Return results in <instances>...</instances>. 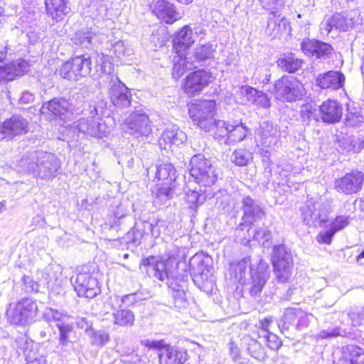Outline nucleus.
<instances>
[{
	"label": "nucleus",
	"mask_w": 364,
	"mask_h": 364,
	"mask_svg": "<svg viewBox=\"0 0 364 364\" xmlns=\"http://www.w3.org/2000/svg\"><path fill=\"white\" fill-rule=\"evenodd\" d=\"M16 167L19 172L28 173L36 177L49 180L57 176L60 163L51 153L34 151L24 154L16 161Z\"/></svg>",
	"instance_id": "obj_1"
},
{
	"label": "nucleus",
	"mask_w": 364,
	"mask_h": 364,
	"mask_svg": "<svg viewBox=\"0 0 364 364\" xmlns=\"http://www.w3.org/2000/svg\"><path fill=\"white\" fill-rule=\"evenodd\" d=\"M248 268L252 280L249 291L252 296H256L261 293L269 277V264L264 260L260 259L256 269H254L250 267V257H245L239 262L230 264L229 268L230 278L234 282H243Z\"/></svg>",
	"instance_id": "obj_2"
},
{
	"label": "nucleus",
	"mask_w": 364,
	"mask_h": 364,
	"mask_svg": "<svg viewBox=\"0 0 364 364\" xmlns=\"http://www.w3.org/2000/svg\"><path fill=\"white\" fill-rule=\"evenodd\" d=\"M96 70L105 74V77L110 79L112 83L109 91V98L112 104L118 107H127L131 104L132 95L129 89L117 77L109 75L112 69V65L108 55L97 53L95 56Z\"/></svg>",
	"instance_id": "obj_3"
},
{
	"label": "nucleus",
	"mask_w": 364,
	"mask_h": 364,
	"mask_svg": "<svg viewBox=\"0 0 364 364\" xmlns=\"http://www.w3.org/2000/svg\"><path fill=\"white\" fill-rule=\"evenodd\" d=\"M38 306L31 297H23L9 304L6 316L9 322L16 326H26L32 322L37 314Z\"/></svg>",
	"instance_id": "obj_4"
},
{
	"label": "nucleus",
	"mask_w": 364,
	"mask_h": 364,
	"mask_svg": "<svg viewBox=\"0 0 364 364\" xmlns=\"http://www.w3.org/2000/svg\"><path fill=\"white\" fill-rule=\"evenodd\" d=\"M190 175L200 186L209 187L218 180V172L203 154L194 155L190 161Z\"/></svg>",
	"instance_id": "obj_5"
},
{
	"label": "nucleus",
	"mask_w": 364,
	"mask_h": 364,
	"mask_svg": "<svg viewBox=\"0 0 364 364\" xmlns=\"http://www.w3.org/2000/svg\"><path fill=\"white\" fill-rule=\"evenodd\" d=\"M216 103L213 100H203L189 106L188 113L193 124L205 132L213 129Z\"/></svg>",
	"instance_id": "obj_6"
},
{
	"label": "nucleus",
	"mask_w": 364,
	"mask_h": 364,
	"mask_svg": "<svg viewBox=\"0 0 364 364\" xmlns=\"http://www.w3.org/2000/svg\"><path fill=\"white\" fill-rule=\"evenodd\" d=\"M274 273L279 282H287L294 267L291 251L284 245H274L271 255Z\"/></svg>",
	"instance_id": "obj_7"
},
{
	"label": "nucleus",
	"mask_w": 364,
	"mask_h": 364,
	"mask_svg": "<svg viewBox=\"0 0 364 364\" xmlns=\"http://www.w3.org/2000/svg\"><path fill=\"white\" fill-rule=\"evenodd\" d=\"M105 107L106 103L104 101L99 102L93 110L90 111L92 116L90 119L82 118L77 122V129L92 136H104L107 132V127L100 119V116L103 114Z\"/></svg>",
	"instance_id": "obj_8"
},
{
	"label": "nucleus",
	"mask_w": 364,
	"mask_h": 364,
	"mask_svg": "<svg viewBox=\"0 0 364 364\" xmlns=\"http://www.w3.org/2000/svg\"><path fill=\"white\" fill-rule=\"evenodd\" d=\"M300 211L304 223L309 226L321 227L328 220V205L321 200L308 199Z\"/></svg>",
	"instance_id": "obj_9"
},
{
	"label": "nucleus",
	"mask_w": 364,
	"mask_h": 364,
	"mask_svg": "<svg viewBox=\"0 0 364 364\" xmlns=\"http://www.w3.org/2000/svg\"><path fill=\"white\" fill-rule=\"evenodd\" d=\"M275 96L280 100L295 102L306 94L301 81L292 76H283L274 83Z\"/></svg>",
	"instance_id": "obj_10"
},
{
	"label": "nucleus",
	"mask_w": 364,
	"mask_h": 364,
	"mask_svg": "<svg viewBox=\"0 0 364 364\" xmlns=\"http://www.w3.org/2000/svg\"><path fill=\"white\" fill-rule=\"evenodd\" d=\"M211 258L203 253H197L189 260V269L195 283H198L200 289L212 286L208 281L212 275L213 267Z\"/></svg>",
	"instance_id": "obj_11"
},
{
	"label": "nucleus",
	"mask_w": 364,
	"mask_h": 364,
	"mask_svg": "<svg viewBox=\"0 0 364 364\" xmlns=\"http://www.w3.org/2000/svg\"><path fill=\"white\" fill-rule=\"evenodd\" d=\"M91 63L90 57L87 54L74 56L62 64L60 75L69 80H78L90 74Z\"/></svg>",
	"instance_id": "obj_12"
},
{
	"label": "nucleus",
	"mask_w": 364,
	"mask_h": 364,
	"mask_svg": "<svg viewBox=\"0 0 364 364\" xmlns=\"http://www.w3.org/2000/svg\"><path fill=\"white\" fill-rule=\"evenodd\" d=\"M124 130L136 137L148 136L151 133V124L149 117L140 112H132L127 119Z\"/></svg>",
	"instance_id": "obj_13"
},
{
	"label": "nucleus",
	"mask_w": 364,
	"mask_h": 364,
	"mask_svg": "<svg viewBox=\"0 0 364 364\" xmlns=\"http://www.w3.org/2000/svg\"><path fill=\"white\" fill-rule=\"evenodd\" d=\"M356 11H351L346 16L336 13L326 18L320 26L323 35H328L333 29L339 31H346L352 28L356 20Z\"/></svg>",
	"instance_id": "obj_14"
},
{
	"label": "nucleus",
	"mask_w": 364,
	"mask_h": 364,
	"mask_svg": "<svg viewBox=\"0 0 364 364\" xmlns=\"http://www.w3.org/2000/svg\"><path fill=\"white\" fill-rule=\"evenodd\" d=\"M149 7L159 19L168 24L173 23L183 16L176 5L167 0H152Z\"/></svg>",
	"instance_id": "obj_15"
},
{
	"label": "nucleus",
	"mask_w": 364,
	"mask_h": 364,
	"mask_svg": "<svg viewBox=\"0 0 364 364\" xmlns=\"http://www.w3.org/2000/svg\"><path fill=\"white\" fill-rule=\"evenodd\" d=\"M213 77L210 72L205 70H198L191 73L186 78L183 85L185 92L194 96L199 94L212 81Z\"/></svg>",
	"instance_id": "obj_16"
},
{
	"label": "nucleus",
	"mask_w": 364,
	"mask_h": 364,
	"mask_svg": "<svg viewBox=\"0 0 364 364\" xmlns=\"http://www.w3.org/2000/svg\"><path fill=\"white\" fill-rule=\"evenodd\" d=\"M28 129V121L18 114L12 115L0 124V132L8 139L26 134Z\"/></svg>",
	"instance_id": "obj_17"
},
{
	"label": "nucleus",
	"mask_w": 364,
	"mask_h": 364,
	"mask_svg": "<svg viewBox=\"0 0 364 364\" xmlns=\"http://www.w3.org/2000/svg\"><path fill=\"white\" fill-rule=\"evenodd\" d=\"M141 272H146L149 277L156 278L161 282L168 280L172 275L167 270L166 264L151 256L143 259L140 264Z\"/></svg>",
	"instance_id": "obj_18"
},
{
	"label": "nucleus",
	"mask_w": 364,
	"mask_h": 364,
	"mask_svg": "<svg viewBox=\"0 0 364 364\" xmlns=\"http://www.w3.org/2000/svg\"><path fill=\"white\" fill-rule=\"evenodd\" d=\"M364 181V174L361 171H353L346 173L335 181V187L338 192L351 194L360 191Z\"/></svg>",
	"instance_id": "obj_19"
},
{
	"label": "nucleus",
	"mask_w": 364,
	"mask_h": 364,
	"mask_svg": "<svg viewBox=\"0 0 364 364\" xmlns=\"http://www.w3.org/2000/svg\"><path fill=\"white\" fill-rule=\"evenodd\" d=\"M345 75L336 70H330L318 75L316 78V84L321 89L338 90L343 87Z\"/></svg>",
	"instance_id": "obj_20"
},
{
	"label": "nucleus",
	"mask_w": 364,
	"mask_h": 364,
	"mask_svg": "<svg viewBox=\"0 0 364 364\" xmlns=\"http://www.w3.org/2000/svg\"><path fill=\"white\" fill-rule=\"evenodd\" d=\"M319 113L323 122L334 124L341 120L343 114V107L338 101L328 100L320 105Z\"/></svg>",
	"instance_id": "obj_21"
},
{
	"label": "nucleus",
	"mask_w": 364,
	"mask_h": 364,
	"mask_svg": "<svg viewBox=\"0 0 364 364\" xmlns=\"http://www.w3.org/2000/svg\"><path fill=\"white\" fill-rule=\"evenodd\" d=\"M186 140V134L176 125H169L162 133L159 139L161 149L171 148L172 145L179 146Z\"/></svg>",
	"instance_id": "obj_22"
},
{
	"label": "nucleus",
	"mask_w": 364,
	"mask_h": 364,
	"mask_svg": "<svg viewBox=\"0 0 364 364\" xmlns=\"http://www.w3.org/2000/svg\"><path fill=\"white\" fill-rule=\"evenodd\" d=\"M258 136L262 145L273 149L279 141V132L272 122H263L259 128Z\"/></svg>",
	"instance_id": "obj_23"
},
{
	"label": "nucleus",
	"mask_w": 364,
	"mask_h": 364,
	"mask_svg": "<svg viewBox=\"0 0 364 364\" xmlns=\"http://www.w3.org/2000/svg\"><path fill=\"white\" fill-rule=\"evenodd\" d=\"M242 209L245 223H250L260 220L264 216V212L260 205L250 196H245L242 200Z\"/></svg>",
	"instance_id": "obj_24"
},
{
	"label": "nucleus",
	"mask_w": 364,
	"mask_h": 364,
	"mask_svg": "<svg viewBox=\"0 0 364 364\" xmlns=\"http://www.w3.org/2000/svg\"><path fill=\"white\" fill-rule=\"evenodd\" d=\"M28 63L18 59L10 64L0 67V83H6L15 79L16 77L28 72Z\"/></svg>",
	"instance_id": "obj_25"
},
{
	"label": "nucleus",
	"mask_w": 364,
	"mask_h": 364,
	"mask_svg": "<svg viewBox=\"0 0 364 364\" xmlns=\"http://www.w3.org/2000/svg\"><path fill=\"white\" fill-rule=\"evenodd\" d=\"M56 327L59 331V336L55 351L61 356H65L69 353L70 348L73 346V343L69 340V337L73 331V326L72 323L66 322H58L56 323Z\"/></svg>",
	"instance_id": "obj_26"
},
{
	"label": "nucleus",
	"mask_w": 364,
	"mask_h": 364,
	"mask_svg": "<svg viewBox=\"0 0 364 364\" xmlns=\"http://www.w3.org/2000/svg\"><path fill=\"white\" fill-rule=\"evenodd\" d=\"M301 311L300 308H287L284 310L283 316L278 323V327L283 334L297 330Z\"/></svg>",
	"instance_id": "obj_27"
},
{
	"label": "nucleus",
	"mask_w": 364,
	"mask_h": 364,
	"mask_svg": "<svg viewBox=\"0 0 364 364\" xmlns=\"http://www.w3.org/2000/svg\"><path fill=\"white\" fill-rule=\"evenodd\" d=\"M270 14L272 16L269 17L266 33L275 38L286 32L289 25L284 17L280 18L279 11H272Z\"/></svg>",
	"instance_id": "obj_28"
},
{
	"label": "nucleus",
	"mask_w": 364,
	"mask_h": 364,
	"mask_svg": "<svg viewBox=\"0 0 364 364\" xmlns=\"http://www.w3.org/2000/svg\"><path fill=\"white\" fill-rule=\"evenodd\" d=\"M241 95L246 97V100L257 107L262 108H268L270 107V99L266 93L257 89L244 86L240 89Z\"/></svg>",
	"instance_id": "obj_29"
},
{
	"label": "nucleus",
	"mask_w": 364,
	"mask_h": 364,
	"mask_svg": "<svg viewBox=\"0 0 364 364\" xmlns=\"http://www.w3.org/2000/svg\"><path fill=\"white\" fill-rule=\"evenodd\" d=\"M46 109L54 116L65 119L70 113V105L65 99L54 98L43 104L42 107L43 112H46Z\"/></svg>",
	"instance_id": "obj_30"
},
{
	"label": "nucleus",
	"mask_w": 364,
	"mask_h": 364,
	"mask_svg": "<svg viewBox=\"0 0 364 364\" xmlns=\"http://www.w3.org/2000/svg\"><path fill=\"white\" fill-rule=\"evenodd\" d=\"M341 364H364V349L355 345L342 348Z\"/></svg>",
	"instance_id": "obj_31"
},
{
	"label": "nucleus",
	"mask_w": 364,
	"mask_h": 364,
	"mask_svg": "<svg viewBox=\"0 0 364 364\" xmlns=\"http://www.w3.org/2000/svg\"><path fill=\"white\" fill-rule=\"evenodd\" d=\"M47 12L57 21L70 12L67 0H45Z\"/></svg>",
	"instance_id": "obj_32"
},
{
	"label": "nucleus",
	"mask_w": 364,
	"mask_h": 364,
	"mask_svg": "<svg viewBox=\"0 0 364 364\" xmlns=\"http://www.w3.org/2000/svg\"><path fill=\"white\" fill-rule=\"evenodd\" d=\"M303 61L295 56L294 53L284 54L277 60L278 67L284 72L295 73L299 70Z\"/></svg>",
	"instance_id": "obj_33"
},
{
	"label": "nucleus",
	"mask_w": 364,
	"mask_h": 364,
	"mask_svg": "<svg viewBox=\"0 0 364 364\" xmlns=\"http://www.w3.org/2000/svg\"><path fill=\"white\" fill-rule=\"evenodd\" d=\"M196 40V33L194 34L190 26H183L174 37L173 41L175 46L185 48L193 45Z\"/></svg>",
	"instance_id": "obj_34"
},
{
	"label": "nucleus",
	"mask_w": 364,
	"mask_h": 364,
	"mask_svg": "<svg viewBox=\"0 0 364 364\" xmlns=\"http://www.w3.org/2000/svg\"><path fill=\"white\" fill-rule=\"evenodd\" d=\"M151 223L147 221L136 223L133 228L127 234V238L134 244H139L141 239L149 234Z\"/></svg>",
	"instance_id": "obj_35"
},
{
	"label": "nucleus",
	"mask_w": 364,
	"mask_h": 364,
	"mask_svg": "<svg viewBox=\"0 0 364 364\" xmlns=\"http://www.w3.org/2000/svg\"><path fill=\"white\" fill-rule=\"evenodd\" d=\"M193 65L191 58L183 57L178 55L174 58V64L172 70V75L175 79L180 78L188 70H191Z\"/></svg>",
	"instance_id": "obj_36"
},
{
	"label": "nucleus",
	"mask_w": 364,
	"mask_h": 364,
	"mask_svg": "<svg viewBox=\"0 0 364 364\" xmlns=\"http://www.w3.org/2000/svg\"><path fill=\"white\" fill-rule=\"evenodd\" d=\"M215 48L210 43L198 46L194 50V54L191 56V61L193 65L195 63H200L213 58V53Z\"/></svg>",
	"instance_id": "obj_37"
},
{
	"label": "nucleus",
	"mask_w": 364,
	"mask_h": 364,
	"mask_svg": "<svg viewBox=\"0 0 364 364\" xmlns=\"http://www.w3.org/2000/svg\"><path fill=\"white\" fill-rule=\"evenodd\" d=\"M247 130L242 123L232 124L228 139H225L224 142L225 144L230 145L236 142H240L247 136Z\"/></svg>",
	"instance_id": "obj_38"
},
{
	"label": "nucleus",
	"mask_w": 364,
	"mask_h": 364,
	"mask_svg": "<svg viewBox=\"0 0 364 364\" xmlns=\"http://www.w3.org/2000/svg\"><path fill=\"white\" fill-rule=\"evenodd\" d=\"M340 147L346 152H359L363 147V141L355 136L343 137L340 141Z\"/></svg>",
	"instance_id": "obj_39"
},
{
	"label": "nucleus",
	"mask_w": 364,
	"mask_h": 364,
	"mask_svg": "<svg viewBox=\"0 0 364 364\" xmlns=\"http://www.w3.org/2000/svg\"><path fill=\"white\" fill-rule=\"evenodd\" d=\"M155 178L158 180L175 181L176 170L171 164H162L155 167Z\"/></svg>",
	"instance_id": "obj_40"
},
{
	"label": "nucleus",
	"mask_w": 364,
	"mask_h": 364,
	"mask_svg": "<svg viewBox=\"0 0 364 364\" xmlns=\"http://www.w3.org/2000/svg\"><path fill=\"white\" fill-rule=\"evenodd\" d=\"M244 341L247 343V350L252 358L259 360L264 358V350L259 342L250 336L245 337Z\"/></svg>",
	"instance_id": "obj_41"
},
{
	"label": "nucleus",
	"mask_w": 364,
	"mask_h": 364,
	"mask_svg": "<svg viewBox=\"0 0 364 364\" xmlns=\"http://www.w3.org/2000/svg\"><path fill=\"white\" fill-rule=\"evenodd\" d=\"M114 323L121 326H131L134 324L135 318L134 313L127 309H121L114 314Z\"/></svg>",
	"instance_id": "obj_42"
},
{
	"label": "nucleus",
	"mask_w": 364,
	"mask_h": 364,
	"mask_svg": "<svg viewBox=\"0 0 364 364\" xmlns=\"http://www.w3.org/2000/svg\"><path fill=\"white\" fill-rule=\"evenodd\" d=\"M95 34L90 31H80L73 38V42L83 48H91Z\"/></svg>",
	"instance_id": "obj_43"
},
{
	"label": "nucleus",
	"mask_w": 364,
	"mask_h": 364,
	"mask_svg": "<svg viewBox=\"0 0 364 364\" xmlns=\"http://www.w3.org/2000/svg\"><path fill=\"white\" fill-rule=\"evenodd\" d=\"M87 335L89 336L90 342L93 346L102 347L109 341V335L104 330L96 331L93 328H90Z\"/></svg>",
	"instance_id": "obj_44"
},
{
	"label": "nucleus",
	"mask_w": 364,
	"mask_h": 364,
	"mask_svg": "<svg viewBox=\"0 0 364 364\" xmlns=\"http://www.w3.org/2000/svg\"><path fill=\"white\" fill-rule=\"evenodd\" d=\"M213 129L214 130V137L215 139L221 140L223 139H228V135L230 133V129L232 124L229 122L223 121V120H216L214 119Z\"/></svg>",
	"instance_id": "obj_45"
},
{
	"label": "nucleus",
	"mask_w": 364,
	"mask_h": 364,
	"mask_svg": "<svg viewBox=\"0 0 364 364\" xmlns=\"http://www.w3.org/2000/svg\"><path fill=\"white\" fill-rule=\"evenodd\" d=\"M182 353L168 348L160 355L159 364H181Z\"/></svg>",
	"instance_id": "obj_46"
},
{
	"label": "nucleus",
	"mask_w": 364,
	"mask_h": 364,
	"mask_svg": "<svg viewBox=\"0 0 364 364\" xmlns=\"http://www.w3.org/2000/svg\"><path fill=\"white\" fill-rule=\"evenodd\" d=\"M252 159V153L244 149H236L231 156V161L238 166H247Z\"/></svg>",
	"instance_id": "obj_47"
},
{
	"label": "nucleus",
	"mask_w": 364,
	"mask_h": 364,
	"mask_svg": "<svg viewBox=\"0 0 364 364\" xmlns=\"http://www.w3.org/2000/svg\"><path fill=\"white\" fill-rule=\"evenodd\" d=\"M205 200L203 193H199L196 191H189L186 193V203L189 208L196 210Z\"/></svg>",
	"instance_id": "obj_48"
},
{
	"label": "nucleus",
	"mask_w": 364,
	"mask_h": 364,
	"mask_svg": "<svg viewBox=\"0 0 364 364\" xmlns=\"http://www.w3.org/2000/svg\"><path fill=\"white\" fill-rule=\"evenodd\" d=\"M258 337L264 338L267 346L272 350H278L282 346L281 340L274 333L270 332H265V334L258 333Z\"/></svg>",
	"instance_id": "obj_49"
},
{
	"label": "nucleus",
	"mask_w": 364,
	"mask_h": 364,
	"mask_svg": "<svg viewBox=\"0 0 364 364\" xmlns=\"http://www.w3.org/2000/svg\"><path fill=\"white\" fill-rule=\"evenodd\" d=\"M341 335V331L338 327L329 328L321 330L318 333L314 336V338L318 341L321 339H328L336 338Z\"/></svg>",
	"instance_id": "obj_50"
},
{
	"label": "nucleus",
	"mask_w": 364,
	"mask_h": 364,
	"mask_svg": "<svg viewBox=\"0 0 364 364\" xmlns=\"http://www.w3.org/2000/svg\"><path fill=\"white\" fill-rule=\"evenodd\" d=\"M318 41L313 39H304L301 44L302 51L305 55L314 56Z\"/></svg>",
	"instance_id": "obj_51"
},
{
	"label": "nucleus",
	"mask_w": 364,
	"mask_h": 364,
	"mask_svg": "<svg viewBox=\"0 0 364 364\" xmlns=\"http://www.w3.org/2000/svg\"><path fill=\"white\" fill-rule=\"evenodd\" d=\"M316 47L317 48L314 56H316L317 58L326 59L330 54H331L333 50V48L330 44L323 43L320 41H318V43Z\"/></svg>",
	"instance_id": "obj_52"
},
{
	"label": "nucleus",
	"mask_w": 364,
	"mask_h": 364,
	"mask_svg": "<svg viewBox=\"0 0 364 364\" xmlns=\"http://www.w3.org/2000/svg\"><path fill=\"white\" fill-rule=\"evenodd\" d=\"M253 238L259 242H268L272 239V232L267 228L259 227L255 231Z\"/></svg>",
	"instance_id": "obj_53"
},
{
	"label": "nucleus",
	"mask_w": 364,
	"mask_h": 364,
	"mask_svg": "<svg viewBox=\"0 0 364 364\" xmlns=\"http://www.w3.org/2000/svg\"><path fill=\"white\" fill-rule=\"evenodd\" d=\"M301 315L299 316V324L296 331H302L307 328L310 323L315 318L314 315L307 313L301 309Z\"/></svg>",
	"instance_id": "obj_54"
},
{
	"label": "nucleus",
	"mask_w": 364,
	"mask_h": 364,
	"mask_svg": "<svg viewBox=\"0 0 364 364\" xmlns=\"http://www.w3.org/2000/svg\"><path fill=\"white\" fill-rule=\"evenodd\" d=\"M173 188L167 185L158 188L156 197L161 202L166 203L173 197Z\"/></svg>",
	"instance_id": "obj_55"
},
{
	"label": "nucleus",
	"mask_w": 364,
	"mask_h": 364,
	"mask_svg": "<svg viewBox=\"0 0 364 364\" xmlns=\"http://www.w3.org/2000/svg\"><path fill=\"white\" fill-rule=\"evenodd\" d=\"M353 326H358L364 324V308H358L349 313Z\"/></svg>",
	"instance_id": "obj_56"
},
{
	"label": "nucleus",
	"mask_w": 364,
	"mask_h": 364,
	"mask_svg": "<svg viewBox=\"0 0 364 364\" xmlns=\"http://www.w3.org/2000/svg\"><path fill=\"white\" fill-rule=\"evenodd\" d=\"M348 217L345 215H341L336 217L333 221L331 223V228L335 232L341 230L345 227H346L348 223Z\"/></svg>",
	"instance_id": "obj_57"
},
{
	"label": "nucleus",
	"mask_w": 364,
	"mask_h": 364,
	"mask_svg": "<svg viewBox=\"0 0 364 364\" xmlns=\"http://www.w3.org/2000/svg\"><path fill=\"white\" fill-rule=\"evenodd\" d=\"M22 281L24 284L25 292L28 294L38 293V284L28 276H23Z\"/></svg>",
	"instance_id": "obj_58"
},
{
	"label": "nucleus",
	"mask_w": 364,
	"mask_h": 364,
	"mask_svg": "<svg viewBox=\"0 0 364 364\" xmlns=\"http://www.w3.org/2000/svg\"><path fill=\"white\" fill-rule=\"evenodd\" d=\"M346 121L348 125L357 127L364 122V117L358 112H350L347 114Z\"/></svg>",
	"instance_id": "obj_59"
},
{
	"label": "nucleus",
	"mask_w": 364,
	"mask_h": 364,
	"mask_svg": "<svg viewBox=\"0 0 364 364\" xmlns=\"http://www.w3.org/2000/svg\"><path fill=\"white\" fill-rule=\"evenodd\" d=\"M335 234L336 232L331 228L328 230L321 231L317 235V242L321 244L330 245Z\"/></svg>",
	"instance_id": "obj_60"
},
{
	"label": "nucleus",
	"mask_w": 364,
	"mask_h": 364,
	"mask_svg": "<svg viewBox=\"0 0 364 364\" xmlns=\"http://www.w3.org/2000/svg\"><path fill=\"white\" fill-rule=\"evenodd\" d=\"M264 7L268 10L279 11L284 5V0H262Z\"/></svg>",
	"instance_id": "obj_61"
},
{
	"label": "nucleus",
	"mask_w": 364,
	"mask_h": 364,
	"mask_svg": "<svg viewBox=\"0 0 364 364\" xmlns=\"http://www.w3.org/2000/svg\"><path fill=\"white\" fill-rule=\"evenodd\" d=\"M45 314L48 321L53 320L57 321V323L64 322L63 321V318L67 316L66 315H64L63 314L53 309H48Z\"/></svg>",
	"instance_id": "obj_62"
},
{
	"label": "nucleus",
	"mask_w": 364,
	"mask_h": 364,
	"mask_svg": "<svg viewBox=\"0 0 364 364\" xmlns=\"http://www.w3.org/2000/svg\"><path fill=\"white\" fill-rule=\"evenodd\" d=\"M165 222L163 220H158L155 224L151 223V230H149V233L150 232L154 237H158L161 233V230H165Z\"/></svg>",
	"instance_id": "obj_63"
},
{
	"label": "nucleus",
	"mask_w": 364,
	"mask_h": 364,
	"mask_svg": "<svg viewBox=\"0 0 364 364\" xmlns=\"http://www.w3.org/2000/svg\"><path fill=\"white\" fill-rule=\"evenodd\" d=\"M273 319L272 317H266L263 319H261L259 321L258 326H256L259 328L260 334H265V332H269V327L270 324L272 323Z\"/></svg>",
	"instance_id": "obj_64"
}]
</instances>
